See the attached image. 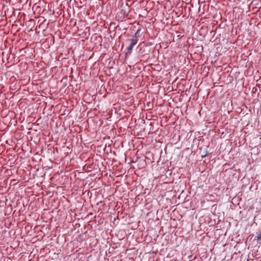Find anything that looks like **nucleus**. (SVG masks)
Masks as SVG:
<instances>
[{
    "instance_id": "nucleus-1",
    "label": "nucleus",
    "mask_w": 261,
    "mask_h": 261,
    "mask_svg": "<svg viewBox=\"0 0 261 261\" xmlns=\"http://www.w3.org/2000/svg\"><path fill=\"white\" fill-rule=\"evenodd\" d=\"M139 31H137L133 37L130 40V44L128 47V50L127 53H130L134 47V46L137 43L139 38Z\"/></svg>"
},
{
    "instance_id": "nucleus-2",
    "label": "nucleus",
    "mask_w": 261,
    "mask_h": 261,
    "mask_svg": "<svg viewBox=\"0 0 261 261\" xmlns=\"http://www.w3.org/2000/svg\"><path fill=\"white\" fill-rule=\"evenodd\" d=\"M257 240L258 241H261V232L258 234V235L257 237Z\"/></svg>"
}]
</instances>
